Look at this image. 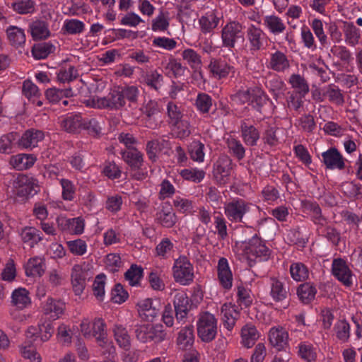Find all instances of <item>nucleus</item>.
<instances>
[{
	"label": "nucleus",
	"mask_w": 362,
	"mask_h": 362,
	"mask_svg": "<svg viewBox=\"0 0 362 362\" xmlns=\"http://www.w3.org/2000/svg\"><path fill=\"white\" fill-rule=\"evenodd\" d=\"M230 98L234 103L240 105L247 103L260 113L269 100L266 93L257 86L241 87L230 95Z\"/></svg>",
	"instance_id": "f257e3e1"
},
{
	"label": "nucleus",
	"mask_w": 362,
	"mask_h": 362,
	"mask_svg": "<svg viewBox=\"0 0 362 362\" xmlns=\"http://www.w3.org/2000/svg\"><path fill=\"white\" fill-rule=\"evenodd\" d=\"M243 257L249 266H253L257 262L266 261L269 259L271 250L266 243L257 234L248 240L242 241L238 247Z\"/></svg>",
	"instance_id": "f03ea898"
},
{
	"label": "nucleus",
	"mask_w": 362,
	"mask_h": 362,
	"mask_svg": "<svg viewBox=\"0 0 362 362\" xmlns=\"http://www.w3.org/2000/svg\"><path fill=\"white\" fill-rule=\"evenodd\" d=\"M252 204L240 197H234L223 204L226 218L230 223L245 224L247 215L250 213Z\"/></svg>",
	"instance_id": "7ed1b4c3"
},
{
	"label": "nucleus",
	"mask_w": 362,
	"mask_h": 362,
	"mask_svg": "<svg viewBox=\"0 0 362 362\" xmlns=\"http://www.w3.org/2000/svg\"><path fill=\"white\" fill-rule=\"evenodd\" d=\"M218 320L209 311H201L197 315V331L200 339L205 342L212 341L216 337Z\"/></svg>",
	"instance_id": "20e7f679"
},
{
	"label": "nucleus",
	"mask_w": 362,
	"mask_h": 362,
	"mask_svg": "<svg viewBox=\"0 0 362 362\" xmlns=\"http://www.w3.org/2000/svg\"><path fill=\"white\" fill-rule=\"evenodd\" d=\"M172 271L175 281L182 286H188L194 281V267L186 256H180L175 260Z\"/></svg>",
	"instance_id": "39448f33"
},
{
	"label": "nucleus",
	"mask_w": 362,
	"mask_h": 362,
	"mask_svg": "<svg viewBox=\"0 0 362 362\" xmlns=\"http://www.w3.org/2000/svg\"><path fill=\"white\" fill-rule=\"evenodd\" d=\"M235 165L227 155L220 156L213 164L212 175L216 183L225 185L228 183Z\"/></svg>",
	"instance_id": "423d86ee"
},
{
	"label": "nucleus",
	"mask_w": 362,
	"mask_h": 362,
	"mask_svg": "<svg viewBox=\"0 0 362 362\" xmlns=\"http://www.w3.org/2000/svg\"><path fill=\"white\" fill-rule=\"evenodd\" d=\"M243 26L236 21H230L223 26L221 31L222 47L231 50L239 40L243 38Z\"/></svg>",
	"instance_id": "0eeeda50"
},
{
	"label": "nucleus",
	"mask_w": 362,
	"mask_h": 362,
	"mask_svg": "<svg viewBox=\"0 0 362 362\" xmlns=\"http://www.w3.org/2000/svg\"><path fill=\"white\" fill-rule=\"evenodd\" d=\"M266 33L258 25L250 23L246 29V39L252 52H258L264 48L267 44Z\"/></svg>",
	"instance_id": "6e6552de"
},
{
	"label": "nucleus",
	"mask_w": 362,
	"mask_h": 362,
	"mask_svg": "<svg viewBox=\"0 0 362 362\" xmlns=\"http://www.w3.org/2000/svg\"><path fill=\"white\" fill-rule=\"evenodd\" d=\"M173 305L175 318L178 323L185 324L188 318V313L191 310V303L189 297L184 291L177 292L173 298Z\"/></svg>",
	"instance_id": "1a4fd4ad"
},
{
	"label": "nucleus",
	"mask_w": 362,
	"mask_h": 362,
	"mask_svg": "<svg viewBox=\"0 0 362 362\" xmlns=\"http://www.w3.org/2000/svg\"><path fill=\"white\" fill-rule=\"evenodd\" d=\"M208 66L212 76L218 80L226 78L235 73V67L222 59H211Z\"/></svg>",
	"instance_id": "9d476101"
},
{
	"label": "nucleus",
	"mask_w": 362,
	"mask_h": 362,
	"mask_svg": "<svg viewBox=\"0 0 362 362\" xmlns=\"http://www.w3.org/2000/svg\"><path fill=\"white\" fill-rule=\"evenodd\" d=\"M321 162L329 170H342L345 168V159L336 147H331L321 154Z\"/></svg>",
	"instance_id": "9b49d317"
},
{
	"label": "nucleus",
	"mask_w": 362,
	"mask_h": 362,
	"mask_svg": "<svg viewBox=\"0 0 362 362\" xmlns=\"http://www.w3.org/2000/svg\"><path fill=\"white\" fill-rule=\"evenodd\" d=\"M332 274L345 286L350 287L352 284V272L345 260L341 258H335L332 264Z\"/></svg>",
	"instance_id": "f8f14e48"
},
{
	"label": "nucleus",
	"mask_w": 362,
	"mask_h": 362,
	"mask_svg": "<svg viewBox=\"0 0 362 362\" xmlns=\"http://www.w3.org/2000/svg\"><path fill=\"white\" fill-rule=\"evenodd\" d=\"M216 270L219 285L226 291L230 290L233 286V276L226 257H221L218 259Z\"/></svg>",
	"instance_id": "ddd939ff"
},
{
	"label": "nucleus",
	"mask_w": 362,
	"mask_h": 362,
	"mask_svg": "<svg viewBox=\"0 0 362 362\" xmlns=\"http://www.w3.org/2000/svg\"><path fill=\"white\" fill-rule=\"evenodd\" d=\"M57 224L59 230L74 235H81L84 231L85 222L81 217L68 218L64 216L57 217Z\"/></svg>",
	"instance_id": "4468645a"
},
{
	"label": "nucleus",
	"mask_w": 362,
	"mask_h": 362,
	"mask_svg": "<svg viewBox=\"0 0 362 362\" xmlns=\"http://www.w3.org/2000/svg\"><path fill=\"white\" fill-rule=\"evenodd\" d=\"M220 317L223 327L231 332L240 317V312L235 304L225 303L221 306Z\"/></svg>",
	"instance_id": "2eb2a0df"
},
{
	"label": "nucleus",
	"mask_w": 362,
	"mask_h": 362,
	"mask_svg": "<svg viewBox=\"0 0 362 362\" xmlns=\"http://www.w3.org/2000/svg\"><path fill=\"white\" fill-rule=\"evenodd\" d=\"M156 221L165 228H172L177 222V216L172 205L163 202L158 206L156 214Z\"/></svg>",
	"instance_id": "dca6fc26"
},
{
	"label": "nucleus",
	"mask_w": 362,
	"mask_h": 362,
	"mask_svg": "<svg viewBox=\"0 0 362 362\" xmlns=\"http://www.w3.org/2000/svg\"><path fill=\"white\" fill-rule=\"evenodd\" d=\"M45 138L42 131L36 129L26 130L18 140V146L22 149H33Z\"/></svg>",
	"instance_id": "f3484780"
},
{
	"label": "nucleus",
	"mask_w": 362,
	"mask_h": 362,
	"mask_svg": "<svg viewBox=\"0 0 362 362\" xmlns=\"http://www.w3.org/2000/svg\"><path fill=\"white\" fill-rule=\"evenodd\" d=\"M88 271L80 264L73 266L71 272V281L74 293L80 296L86 284Z\"/></svg>",
	"instance_id": "a211bd4d"
},
{
	"label": "nucleus",
	"mask_w": 362,
	"mask_h": 362,
	"mask_svg": "<svg viewBox=\"0 0 362 362\" xmlns=\"http://www.w3.org/2000/svg\"><path fill=\"white\" fill-rule=\"evenodd\" d=\"M42 308L44 315L52 320H56L64 315L66 305L62 300L50 297L45 301Z\"/></svg>",
	"instance_id": "6ab92c4d"
},
{
	"label": "nucleus",
	"mask_w": 362,
	"mask_h": 362,
	"mask_svg": "<svg viewBox=\"0 0 362 362\" xmlns=\"http://www.w3.org/2000/svg\"><path fill=\"white\" fill-rule=\"evenodd\" d=\"M342 31L345 43L356 47L361 43L362 32L352 21H343Z\"/></svg>",
	"instance_id": "aec40b11"
},
{
	"label": "nucleus",
	"mask_w": 362,
	"mask_h": 362,
	"mask_svg": "<svg viewBox=\"0 0 362 362\" xmlns=\"http://www.w3.org/2000/svg\"><path fill=\"white\" fill-rule=\"evenodd\" d=\"M268 338L271 345L280 351L288 345V333L284 327L274 326L269 329Z\"/></svg>",
	"instance_id": "412c9836"
},
{
	"label": "nucleus",
	"mask_w": 362,
	"mask_h": 362,
	"mask_svg": "<svg viewBox=\"0 0 362 362\" xmlns=\"http://www.w3.org/2000/svg\"><path fill=\"white\" fill-rule=\"evenodd\" d=\"M105 327V323L103 319H95L92 327V337L95 338L100 346L109 349V352H111V350L115 351V347L108 341Z\"/></svg>",
	"instance_id": "4be33fe9"
},
{
	"label": "nucleus",
	"mask_w": 362,
	"mask_h": 362,
	"mask_svg": "<svg viewBox=\"0 0 362 362\" xmlns=\"http://www.w3.org/2000/svg\"><path fill=\"white\" fill-rule=\"evenodd\" d=\"M164 77L157 69H150L142 71L141 83L150 90L158 92L163 84Z\"/></svg>",
	"instance_id": "5701e85b"
},
{
	"label": "nucleus",
	"mask_w": 362,
	"mask_h": 362,
	"mask_svg": "<svg viewBox=\"0 0 362 362\" xmlns=\"http://www.w3.org/2000/svg\"><path fill=\"white\" fill-rule=\"evenodd\" d=\"M289 66L290 63L287 55L279 49L270 54L267 62V67L276 72H284Z\"/></svg>",
	"instance_id": "b1692460"
},
{
	"label": "nucleus",
	"mask_w": 362,
	"mask_h": 362,
	"mask_svg": "<svg viewBox=\"0 0 362 362\" xmlns=\"http://www.w3.org/2000/svg\"><path fill=\"white\" fill-rule=\"evenodd\" d=\"M28 32L33 40H46L51 35L49 23L42 19H35L28 25Z\"/></svg>",
	"instance_id": "393cba45"
},
{
	"label": "nucleus",
	"mask_w": 362,
	"mask_h": 362,
	"mask_svg": "<svg viewBox=\"0 0 362 362\" xmlns=\"http://www.w3.org/2000/svg\"><path fill=\"white\" fill-rule=\"evenodd\" d=\"M240 134L247 146H255L260 138L259 130L252 124H249L246 119L240 122Z\"/></svg>",
	"instance_id": "a878e982"
},
{
	"label": "nucleus",
	"mask_w": 362,
	"mask_h": 362,
	"mask_svg": "<svg viewBox=\"0 0 362 362\" xmlns=\"http://www.w3.org/2000/svg\"><path fill=\"white\" fill-rule=\"evenodd\" d=\"M136 306L139 317L145 321L153 322L159 314V309L153 305L151 298L140 300Z\"/></svg>",
	"instance_id": "bb28decb"
},
{
	"label": "nucleus",
	"mask_w": 362,
	"mask_h": 362,
	"mask_svg": "<svg viewBox=\"0 0 362 362\" xmlns=\"http://www.w3.org/2000/svg\"><path fill=\"white\" fill-rule=\"evenodd\" d=\"M170 12L163 8H159L158 13L151 21V29L155 33H165L168 30L170 23Z\"/></svg>",
	"instance_id": "cd10ccee"
},
{
	"label": "nucleus",
	"mask_w": 362,
	"mask_h": 362,
	"mask_svg": "<svg viewBox=\"0 0 362 362\" xmlns=\"http://www.w3.org/2000/svg\"><path fill=\"white\" fill-rule=\"evenodd\" d=\"M269 296L274 302H282L287 298L288 288L279 279L276 277L269 279Z\"/></svg>",
	"instance_id": "c85d7f7f"
},
{
	"label": "nucleus",
	"mask_w": 362,
	"mask_h": 362,
	"mask_svg": "<svg viewBox=\"0 0 362 362\" xmlns=\"http://www.w3.org/2000/svg\"><path fill=\"white\" fill-rule=\"evenodd\" d=\"M241 344L246 349L252 348L260 337V333L256 327L247 323L241 329L240 332Z\"/></svg>",
	"instance_id": "c756f323"
},
{
	"label": "nucleus",
	"mask_w": 362,
	"mask_h": 362,
	"mask_svg": "<svg viewBox=\"0 0 362 362\" xmlns=\"http://www.w3.org/2000/svg\"><path fill=\"white\" fill-rule=\"evenodd\" d=\"M220 18L216 11H210L201 16L199 19V25L201 32L204 34H209L214 32L219 24Z\"/></svg>",
	"instance_id": "7c9ffc66"
},
{
	"label": "nucleus",
	"mask_w": 362,
	"mask_h": 362,
	"mask_svg": "<svg viewBox=\"0 0 362 362\" xmlns=\"http://www.w3.org/2000/svg\"><path fill=\"white\" fill-rule=\"evenodd\" d=\"M263 25L267 31L273 35H279L284 33L286 29L284 21L274 14L264 16Z\"/></svg>",
	"instance_id": "2f4dec72"
},
{
	"label": "nucleus",
	"mask_w": 362,
	"mask_h": 362,
	"mask_svg": "<svg viewBox=\"0 0 362 362\" xmlns=\"http://www.w3.org/2000/svg\"><path fill=\"white\" fill-rule=\"evenodd\" d=\"M61 127L69 133H78L83 127V118L80 115L69 114L59 119Z\"/></svg>",
	"instance_id": "473e14b6"
},
{
	"label": "nucleus",
	"mask_w": 362,
	"mask_h": 362,
	"mask_svg": "<svg viewBox=\"0 0 362 362\" xmlns=\"http://www.w3.org/2000/svg\"><path fill=\"white\" fill-rule=\"evenodd\" d=\"M316 230L319 235L325 238L333 246L339 245L341 239V233L334 226L324 223Z\"/></svg>",
	"instance_id": "72a5a7b5"
},
{
	"label": "nucleus",
	"mask_w": 362,
	"mask_h": 362,
	"mask_svg": "<svg viewBox=\"0 0 362 362\" xmlns=\"http://www.w3.org/2000/svg\"><path fill=\"white\" fill-rule=\"evenodd\" d=\"M37 160L34 154L18 153L11 156L10 164L18 170H23L30 168Z\"/></svg>",
	"instance_id": "f704fd0d"
},
{
	"label": "nucleus",
	"mask_w": 362,
	"mask_h": 362,
	"mask_svg": "<svg viewBox=\"0 0 362 362\" xmlns=\"http://www.w3.org/2000/svg\"><path fill=\"white\" fill-rule=\"evenodd\" d=\"M298 356L305 362H315L317 358V348L309 341H300L296 346Z\"/></svg>",
	"instance_id": "c9c22d12"
},
{
	"label": "nucleus",
	"mask_w": 362,
	"mask_h": 362,
	"mask_svg": "<svg viewBox=\"0 0 362 362\" xmlns=\"http://www.w3.org/2000/svg\"><path fill=\"white\" fill-rule=\"evenodd\" d=\"M112 332L117 345L125 351L131 348V337L127 328L121 324H115L112 327Z\"/></svg>",
	"instance_id": "e433bc0d"
},
{
	"label": "nucleus",
	"mask_w": 362,
	"mask_h": 362,
	"mask_svg": "<svg viewBox=\"0 0 362 362\" xmlns=\"http://www.w3.org/2000/svg\"><path fill=\"white\" fill-rule=\"evenodd\" d=\"M122 158L132 170H141L144 164V155L136 148L122 151Z\"/></svg>",
	"instance_id": "4c0bfd02"
},
{
	"label": "nucleus",
	"mask_w": 362,
	"mask_h": 362,
	"mask_svg": "<svg viewBox=\"0 0 362 362\" xmlns=\"http://www.w3.org/2000/svg\"><path fill=\"white\" fill-rule=\"evenodd\" d=\"M11 303L18 310H23L31 304L29 291L24 288L15 289L11 293Z\"/></svg>",
	"instance_id": "58836bf2"
},
{
	"label": "nucleus",
	"mask_w": 362,
	"mask_h": 362,
	"mask_svg": "<svg viewBox=\"0 0 362 362\" xmlns=\"http://www.w3.org/2000/svg\"><path fill=\"white\" fill-rule=\"evenodd\" d=\"M144 114L147 117L146 126L155 128L157 126V118L160 116V108L156 100H149L144 107Z\"/></svg>",
	"instance_id": "ea45409f"
},
{
	"label": "nucleus",
	"mask_w": 362,
	"mask_h": 362,
	"mask_svg": "<svg viewBox=\"0 0 362 362\" xmlns=\"http://www.w3.org/2000/svg\"><path fill=\"white\" fill-rule=\"evenodd\" d=\"M194 341V326L188 325L178 332L177 344L180 349L185 350L192 346Z\"/></svg>",
	"instance_id": "a19ab883"
},
{
	"label": "nucleus",
	"mask_w": 362,
	"mask_h": 362,
	"mask_svg": "<svg viewBox=\"0 0 362 362\" xmlns=\"http://www.w3.org/2000/svg\"><path fill=\"white\" fill-rule=\"evenodd\" d=\"M20 235L22 241L24 243H28L31 247H34L43 239L42 232L33 226L23 228L21 231Z\"/></svg>",
	"instance_id": "79ce46f5"
},
{
	"label": "nucleus",
	"mask_w": 362,
	"mask_h": 362,
	"mask_svg": "<svg viewBox=\"0 0 362 362\" xmlns=\"http://www.w3.org/2000/svg\"><path fill=\"white\" fill-rule=\"evenodd\" d=\"M181 56L182 59L194 72L201 69L202 66V56L196 50L187 48L182 52Z\"/></svg>",
	"instance_id": "37998d69"
},
{
	"label": "nucleus",
	"mask_w": 362,
	"mask_h": 362,
	"mask_svg": "<svg viewBox=\"0 0 362 362\" xmlns=\"http://www.w3.org/2000/svg\"><path fill=\"white\" fill-rule=\"evenodd\" d=\"M214 100L209 94L199 92L194 100V107L202 115L209 114L213 107Z\"/></svg>",
	"instance_id": "c03bdc74"
},
{
	"label": "nucleus",
	"mask_w": 362,
	"mask_h": 362,
	"mask_svg": "<svg viewBox=\"0 0 362 362\" xmlns=\"http://www.w3.org/2000/svg\"><path fill=\"white\" fill-rule=\"evenodd\" d=\"M226 144L229 153L238 160H241L245 158V148L238 138L230 135L226 138Z\"/></svg>",
	"instance_id": "a18cd8bd"
},
{
	"label": "nucleus",
	"mask_w": 362,
	"mask_h": 362,
	"mask_svg": "<svg viewBox=\"0 0 362 362\" xmlns=\"http://www.w3.org/2000/svg\"><path fill=\"white\" fill-rule=\"evenodd\" d=\"M316 293V287L309 282L300 284L297 288L298 297L304 304H308L313 300Z\"/></svg>",
	"instance_id": "49530a36"
},
{
	"label": "nucleus",
	"mask_w": 362,
	"mask_h": 362,
	"mask_svg": "<svg viewBox=\"0 0 362 362\" xmlns=\"http://www.w3.org/2000/svg\"><path fill=\"white\" fill-rule=\"evenodd\" d=\"M105 98L106 99V108L118 110L124 107L126 103L120 90V87L112 89L109 95Z\"/></svg>",
	"instance_id": "de8ad7c7"
},
{
	"label": "nucleus",
	"mask_w": 362,
	"mask_h": 362,
	"mask_svg": "<svg viewBox=\"0 0 362 362\" xmlns=\"http://www.w3.org/2000/svg\"><path fill=\"white\" fill-rule=\"evenodd\" d=\"M144 275L141 266L133 264L124 273V279L131 286H139Z\"/></svg>",
	"instance_id": "09e8293b"
},
{
	"label": "nucleus",
	"mask_w": 362,
	"mask_h": 362,
	"mask_svg": "<svg viewBox=\"0 0 362 362\" xmlns=\"http://www.w3.org/2000/svg\"><path fill=\"white\" fill-rule=\"evenodd\" d=\"M11 8L18 14H33L36 11V4L33 0H15L11 3Z\"/></svg>",
	"instance_id": "8fccbe9b"
},
{
	"label": "nucleus",
	"mask_w": 362,
	"mask_h": 362,
	"mask_svg": "<svg viewBox=\"0 0 362 362\" xmlns=\"http://www.w3.org/2000/svg\"><path fill=\"white\" fill-rule=\"evenodd\" d=\"M323 95L327 97L329 102L342 105L344 103V96L341 90L335 84H329L324 88Z\"/></svg>",
	"instance_id": "3c124183"
},
{
	"label": "nucleus",
	"mask_w": 362,
	"mask_h": 362,
	"mask_svg": "<svg viewBox=\"0 0 362 362\" xmlns=\"http://www.w3.org/2000/svg\"><path fill=\"white\" fill-rule=\"evenodd\" d=\"M187 67L183 66L177 59L170 57L168 62L164 66V71L170 77L179 78L184 76Z\"/></svg>",
	"instance_id": "603ef678"
},
{
	"label": "nucleus",
	"mask_w": 362,
	"mask_h": 362,
	"mask_svg": "<svg viewBox=\"0 0 362 362\" xmlns=\"http://www.w3.org/2000/svg\"><path fill=\"white\" fill-rule=\"evenodd\" d=\"M168 141L163 139L160 141L158 139L148 141L146 143V151L148 159L152 162H156L158 158V153L161 151L162 148L167 146Z\"/></svg>",
	"instance_id": "864d4df0"
},
{
	"label": "nucleus",
	"mask_w": 362,
	"mask_h": 362,
	"mask_svg": "<svg viewBox=\"0 0 362 362\" xmlns=\"http://www.w3.org/2000/svg\"><path fill=\"white\" fill-rule=\"evenodd\" d=\"M8 39L11 44L18 47L25 42V34L24 30L16 26H10L6 30Z\"/></svg>",
	"instance_id": "5fc2aeb1"
},
{
	"label": "nucleus",
	"mask_w": 362,
	"mask_h": 362,
	"mask_svg": "<svg viewBox=\"0 0 362 362\" xmlns=\"http://www.w3.org/2000/svg\"><path fill=\"white\" fill-rule=\"evenodd\" d=\"M168 123L170 125H178L183 117L181 106L173 101H169L166 106Z\"/></svg>",
	"instance_id": "6e6d98bb"
},
{
	"label": "nucleus",
	"mask_w": 362,
	"mask_h": 362,
	"mask_svg": "<svg viewBox=\"0 0 362 362\" xmlns=\"http://www.w3.org/2000/svg\"><path fill=\"white\" fill-rule=\"evenodd\" d=\"M103 122L96 118L83 119L82 129L86 130L90 136L98 138L102 134Z\"/></svg>",
	"instance_id": "4d7b16f0"
},
{
	"label": "nucleus",
	"mask_w": 362,
	"mask_h": 362,
	"mask_svg": "<svg viewBox=\"0 0 362 362\" xmlns=\"http://www.w3.org/2000/svg\"><path fill=\"white\" fill-rule=\"evenodd\" d=\"M289 272L291 278L296 281H303L308 278V269L302 262H293L290 265Z\"/></svg>",
	"instance_id": "13d9d810"
},
{
	"label": "nucleus",
	"mask_w": 362,
	"mask_h": 362,
	"mask_svg": "<svg viewBox=\"0 0 362 362\" xmlns=\"http://www.w3.org/2000/svg\"><path fill=\"white\" fill-rule=\"evenodd\" d=\"M55 49V46L50 42H42L33 46L32 54L35 59H42L53 53Z\"/></svg>",
	"instance_id": "bf43d9fd"
},
{
	"label": "nucleus",
	"mask_w": 362,
	"mask_h": 362,
	"mask_svg": "<svg viewBox=\"0 0 362 362\" xmlns=\"http://www.w3.org/2000/svg\"><path fill=\"white\" fill-rule=\"evenodd\" d=\"M27 276H41L44 272L43 259L40 257L30 258L25 266Z\"/></svg>",
	"instance_id": "052dcab7"
},
{
	"label": "nucleus",
	"mask_w": 362,
	"mask_h": 362,
	"mask_svg": "<svg viewBox=\"0 0 362 362\" xmlns=\"http://www.w3.org/2000/svg\"><path fill=\"white\" fill-rule=\"evenodd\" d=\"M291 87L296 90V93L306 95L309 91L310 88L306 80L300 74H292L288 80Z\"/></svg>",
	"instance_id": "680f3d73"
},
{
	"label": "nucleus",
	"mask_w": 362,
	"mask_h": 362,
	"mask_svg": "<svg viewBox=\"0 0 362 362\" xmlns=\"http://www.w3.org/2000/svg\"><path fill=\"white\" fill-rule=\"evenodd\" d=\"M180 175L185 180L199 183L204 179L206 173L202 169L191 168L182 170Z\"/></svg>",
	"instance_id": "e2e57ef3"
},
{
	"label": "nucleus",
	"mask_w": 362,
	"mask_h": 362,
	"mask_svg": "<svg viewBox=\"0 0 362 362\" xmlns=\"http://www.w3.org/2000/svg\"><path fill=\"white\" fill-rule=\"evenodd\" d=\"M296 126L302 132L313 133L316 128V123L312 115L305 114L296 120Z\"/></svg>",
	"instance_id": "0e129e2a"
},
{
	"label": "nucleus",
	"mask_w": 362,
	"mask_h": 362,
	"mask_svg": "<svg viewBox=\"0 0 362 362\" xmlns=\"http://www.w3.org/2000/svg\"><path fill=\"white\" fill-rule=\"evenodd\" d=\"M106 276L104 274H98L93 284V292L98 301H103L105 296Z\"/></svg>",
	"instance_id": "69168bd1"
},
{
	"label": "nucleus",
	"mask_w": 362,
	"mask_h": 362,
	"mask_svg": "<svg viewBox=\"0 0 362 362\" xmlns=\"http://www.w3.org/2000/svg\"><path fill=\"white\" fill-rule=\"evenodd\" d=\"M204 144L199 140H194L189 146V153L191 158L196 162L202 163L204 160Z\"/></svg>",
	"instance_id": "338daca9"
},
{
	"label": "nucleus",
	"mask_w": 362,
	"mask_h": 362,
	"mask_svg": "<svg viewBox=\"0 0 362 362\" xmlns=\"http://www.w3.org/2000/svg\"><path fill=\"white\" fill-rule=\"evenodd\" d=\"M66 244L69 252L74 256H83L87 252L88 245L83 239L69 240Z\"/></svg>",
	"instance_id": "774afa93"
}]
</instances>
